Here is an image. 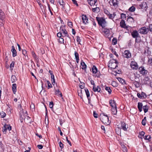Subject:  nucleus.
<instances>
[{
	"label": "nucleus",
	"mask_w": 152,
	"mask_h": 152,
	"mask_svg": "<svg viewBox=\"0 0 152 152\" xmlns=\"http://www.w3.org/2000/svg\"><path fill=\"white\" fill-rule=\"evenodd\" d=\"M20 119L21 118L23 119L24 121L27 124L30 123L31 122V118L27 115L26 111H22L20 113Z\"/></svg>",
	"instance_id": "f257e3e1"
},
{
	"label": "nucleus",
	"mask_w": 152,
	"mask_h": 152,
	"mask_svg": "<svg viewBox=\"0 0 152 152\" xmlns=\"http://www.w3.org/2000/svg\"><path fill=\"white\" fill-rule=\"evenodd\" d=\"M118 63L116 60L112 59L109 62L108 66L111 69H115L118 66Z\"/></svg>",
	"instance_id": "f03ea898"
},
{
	"label": "nucleus",
	"mask_w": 152,
	"mask_h": 152,
	"mask_svg": "<svg viewBox=\"0 0 152 152\" xmlns=\"http://www.w3.org/2000/svg\"><path fill=\"white\" fill-rule=\"evenodd\" d=\"M100 118L103 123L106 124L109 123V118L107 115H105L104 114L101 115L100 116Z\"/></svg>",
	"instance_id": "7ed1b4c3"
},
{
	"label": "nucleus",
	"mask_w": 152,
	"mask_h": 152,
	"mask_svg": "<svg viewBox=\"0 0 152 152\" xmlns=\"http://www.w3.org/2000/svg\"><path fill=\"white\" fill-rule=\"evenodd\" d=\"M98 24L102 27V28L105 27L106 25V22L105 19L103 18H98L97 19Z\"/></svg>",
	"instance_id": "20e7f679"
},
{
	"label": "nucleus",
	"mask_w": 152,
	"mask_h": 152,
	"mask_svg": "<svg viewBox=\"0 0 152 152\" xmlns=\"http://www.w3.org/2000/svg\"><path fill=\"white\" fill-rule=\"evenodd\" d=\"M139 8V9H142L143 12H146L148 8V7L146 2H143L140 4Z\"/></svg>",
	"instance_id": "39448f33"
},
{
	"label": "nucleus",
	"mask_w": 152,
	"mask_h": 152,
	"mask_svg": "<svg viewBox=\"0 0 152 152\" xmlns=\"http://www.w3.org/2000/svg\"><path fill=\"white\" fill-rule=\"evenodd\" d=\"M102 31L104 35L106 37H108L110 35V31L109 29L105 28L104 27L102 28Z\"/></svg>",
	"instance_id": "423d86ee"
},
{
	"label": "nucleus",
	"mask_w": 152,
	"mask_h": 152,
	"mask_svg": "<svg viewBox=\"0 0 152 152\" xmlns=\"http://www.w3.org/2000/svg\"><path fill=\"white\" fill-rule=\"evenodd\" d=\"M139 31V33L141 34H146L149 31V29L146 27H144L140 28Z\"/></svg>",
	"instance_id": "0eeeda50"
},
{
	"label": "nucleus",
	"mask_w": 152,
	"mask_h": 152,
	"mask_svg": "<svg viewBox=\"0 0 152 152\" xmlns=\"http://www.w3.org/2000/svg\"><path fill=\"white\" fill-rule=\"evenodd\" d=\"M4 13L0 10V23L1 26H3V20L4 18Z\"/></svg>",
	"instance_id": "6e6552de"
},
{
	"label": "nucleus",
	"mask_w": 152,
	"mask_h": 152,
	"mask_svg": "<svg viewBox=\"0 0 152 152\" xmlns=\"http://www.w3.org/2000/svg\"><path fill=\"white\" fill-rule=\"evenodd\" d=\"M123 57L127 58H130L131 56V54L130 52L128 50H125L123 53Z\"/></svg>",
	"instance_id": "1a4fd4ad"
},
{
	"label": "nucleus",
	"mask_w": 152,
	"mask_h": 152,
	"mask_svg": "<svg viewBox=\"0 0 152 152\" xmlns=\"http://www.w3.org/2000/svg\"><path fill=\"white\" fill-rule=\"evenodd\" d=\"M110 3L111 5H113L115 7H117L118 6V1L117 0H110Z\"/></svg>",
	"instance_id": "9d476101"
},
{
	"label": "nucleus",
	"mask_w": 152,
	"mask_h": 152,
	"mask_svg": "<svg viewBox=\"0 0 152 152\" xmlns=\"http://www.w3.org/2000/svg\"><path fill=\"white\" fill-rule=\"evenodd\" d=\"M130 66L131 68L133 69H136L138 68V65L137 63L134 61L131 62Z\"/></svg>",
	"instance_id": "9b49d317"
},
{
	"label": "nucleus",
	"mask_w": 152,
	"mask_h": 152,
	"mask_svg": "<svg viewBox=\"0 0 152 152\" xmlns=\"http://www.w3.org/2000/svg\"><path fill=\"white\" fill-rule=\"evenodd\" d=\"M11 129V126L9 124H5L3 128V132L5 133L6 131L8 130L10 131Z\"/></svg>",
	"instance_id": "f8f14e48"
},
{
	"label": "nucleus",
	"mask_w": 152,
	"mask_h": 152,
	"mask_svg": "<svg viewBox=\"0 0 152 152\" xmlns=\"http://www.w3.org/2000/svg\"><path fill=\"white\" fill-rule=\"evenodd\" d=\"M85 93H86V94L88 99V103L90 104V105H91L92 106H93V105L91 104L90 103V95L89 91L88 89H84Z\"/></svg>",
	"instance_id": "ddd939ff"
},
{
	"label": "nucleus",
	"mask_w": 152,
	"mask_h": 152,
	"mask_svg": "<svg viewBox=\"0 0 152 152\" xmlns=\"http://www.w3.org/2000/svg\"><path fill=\"white\" fill-rule=\"evenodd\" d=\"M140 73L143 75L146 74L147 73V70H145L143 67H141L139 69Z\"/></svg>",
	"instance_id": "4468645a"
},
{
	"label": "nucleus",
	"mask_w": 152,
	"mask_h": 152,
	"mask_svg": "<svg viewBox=\"0 0 152 152\" xmlns=\"http://www.w3.org/2000/svg\"><path fill=\"white\" fill-rule=\"evenodd\" d=\"M130 78L132 81H134L136 80H139V79L136 75L134 73L132 74V75L131 76Z\"/></svg>",
	"instance_id": "2eb2a0df"
},
{
	"label": "nucleus",
	"mask_w": 152,
	"mask_h": 152,
	"mask_svg": "<svg viewBox=\"0 0 152 152\" xmlns=\"http://www.w3.org/2000/svg\"><path fill=\"white\" fill-rule=\"evenodd\" d=\"M93 89L94 92L97 91L100 92L101 91V88L98 86H96L95 85L94 86Z\"/></svg>",
	"instance_id": "dca6fc26"
},
{
	"label": "nucleus",
	"mask_w": 152,
	"mask_h": 152,
	"mask_svg": "<svg viewBox=\"0 0 152 152\" xmlns=\"http://www.w3.org/2000/svg\"><path fill=\"white\" fill-rule=\"evenodd\" d=\"M11 50L13 56H15L17 55V52L13 46H12V49Z\"/></svg>",
	"instance_id": "f3484780"
},
{
	"label": "nucleus",
	"mask_w": 152,
	"mask_h": 152,
	"mask_svg": "<svg viewBox=\"0 0 152 152\" xmlns=\"http://www.w3.org/2000/svg\"><path fill=\"white\" fill-rule=\"evenodd\" d=\"M109 104L112 107H116V105L115 102L113 100H110L109 101Z\"/></svg>",
	"instance_id": "a211bd4d"
},
{
	"label": "nucleus",
	"mask_w": 152,
	"mask_h": 152,
	"mask_svg": "<svg viewBox=\"0 0 152 152\" xmlns=\"http://www.w3.org/2000/svg\"><path fill=\"white\" fill-rule=\"evenodd\" d=\"M120 24L122 28H128V26L126 25L125 23V21L124 20H122L121 21Z\"/></svg>",
	"instance_id": "6ab92c4d"
},
{
	"label": "nucleus",
	"mask_w": 152,
	"mask_h": 152,
	"mask_svg": "<svg viewBox=\"0 0 152 152\" xmlns=\"http://www.w3.org/2000/svg\"><path fill=\"white\" fill-rule=\"evenodd\" d=\"M97 0H88V3L91 5H96Z\"/></svg>",
	"instance_id": "aec40b11"
},
{
	"label": "nucleus",
	"mask_w": 152,
	"mask_h": 152,
	"mask_svg": "<svg viewBox=\"0 0 152 152\" xmlns=\"http://www.w3.org/2000/svg\"><path fill=\"white\" fill-rule=\"evenodd\" d=\"M139 34L136 31H133L132 33V35L133 38H136L138 37Z\"/></svg>",
	"instance_id": "412c9836"
},
{
	"label": "nucleus",
	"mask_w": 152,
	"mask_h": 152,
	"mask_svg": "<svg viewBox=\"0 0 152 152\" xmlns=\"http://www.w3.org/2000/svg\"><path fill=\"white\" fill-rule=\"evenodd\" d=\"M139 81L135 80L133 82V84L136 88H138L140 86V83Z\"/></svg>",
	"instance_id": "4be33fe9"
},
{
	"label": "nucleus",
	"mask_w": 152,
	"mask_h": 152,
	"mask_svg": "<svg viewBox=\"0 0 152 152\" xmlns=\"http://www.w3.org/2000/svg\"><path fill=\"white\" fill-rule=\"evenodd\" d=\"M82 19L84 23L86 24L88 23V19L86 15L83 16Z\"/></svg>",
	"instance_id": "5701e85b"
},
{
	"label": "nucleus",
	"mask_w": 152,
	"mask_h": 152,
	"mask_svg": "<svg viewBox=\"0 0 152 152\" xmlns=\"http://www.w3.org/2000/svg\"><path fill=\"white\" fill-rule=\"evenodd\" d=\"M111 112L112 113L115 115H116L117 113V110L116 107H113L111 109Z\"/></svg>",
	"instance_id": "b1692460"
},
{
	"label": "nucleus",
	"mask_w": 152,
	"mask_h": 152,
	"mask_svg": "<svg viewBox=\"0 0 152 152\" xmlns=\"http://www.w3.org/2000/svg\"><path fill=\"white\" fill-rule=\"evenodd\" d=\"M16 84L15 83H14L12 85V90L13 93L15 94L16 91Z\"/></svg>",
	"instance_id": "393cba45"
},
{
	"label": "nucleus",
	"mask_w": 152,
	"mask_h": 152,
	"mask_svg": "<svg viewBox=\"0 0 152 152\" xmlns=\"http://www.w3.org/2000/svg\"><path fill=\"white\" fill-rule=\"evenodd\" d=\"M121 124L122 129L124 131L126 130V128L125 123L124 122H121Z\"/></svg>",
	"instance_id": "a878e982"
},
{
	"label": "nucleus",
	"mask_w": 152,
	"mask_h": 152,
	"mask_svg": "<svg viewBox=\"0 0 152 152\" xmlns=\"http://www.w3.org/2000/svg\"><path fill=\"white\" fill-rule=\"evenodd\" d=\"M92 72L93 73L96 74L97 72V69L96 66H93L92 68Z\"/></svg>",
	"instance_id": "bb28decb"
},
{
	"label": "nucleus",
	"mask_w": 152,
	"mask_h": 152,
	"mask_svg": "<svg viewBox=\"0 0 152 152\" xmlns=\"http://www.w3.org/2000/svg\"><path fill=\"white\" fill-rule=\"evenodd\" d=\"M142 103H138V108L139 109V110L140 112H141L142 111Z\"/></svg>",
	"instance_id": "cd10ccee"
},
{
	"label": "nucleus",
	"mask_w": 152,
	"mask_h": 152,
	"mask_svg": "<svg viewBox=\"0 0 152 152\" xmlns=\"http://www.w3.org/2000/svg\"><path fill=\"white\" fill-rule=\"evenodd\" d=\"M81 64L82 66V69H86V65L84 62L81 61Z\"/></svg>",
	"instance_id": "c85d7f7f"
},
{
	"label": "nucleus",
	"mask_w": 152,
	"mask_h": 152,
	"mask_svg": "<svg viewBox=\"0 0 152 152\" xmlns=\"http://www.w3.org/2000/svg\"><path fill=\"white\" fill-rule=\"evenodd\" d=\"M55 94L57 95L58 96H60L61 97H62V93L59 90H56L55 91Z\"/></svg>",
	"instance_id": "c756f323"
},
{
	"label": "nucleus",
	"mask_w": 152,
	"mask_h": 152,
	"mask_svg": "<svg viewBox=\"0 0 152 152\" xmlns=\"http://www.w3.org/2000/svg\"><path fill=\"white\" fill-rule=\"evenodd\" d=\"M116 15V14L115 13H113V14H110V13L108 16V18L110 19H113L114 18L115 16Z\"/></svg>",
	"instance_id": "7c9ffc66"
},
{
	"label": "nucleus",
	"mask_w": 152,
	"mask_h": 152,
	"mask_svg": "<svg viewBox=\"0 0 152 152\" xmlns=\"http://www.w3.org/2000/svg\"><path fill=\"white\" fill-rule=\"evenodd\" d=\"M58 2L62 6V8H64V2L63 0H58Z\"/></svg>",
	"instance_id": "2f4dec72"
},
{
	"label": "nucleus",
	"mask_w": 152,
	"mask_h": 152,
	"mask_svg": "<svg viewBox=\"0 0 152 152\" xmlns=\"http://www.w3.org/2000/svg\"><path fill=\"white\" fill-rule=\"evenodd\" d=\"M118 80L122 84H125V82L124 80L120 77L117 78Z\"/></svg>",
	"instance_id": "473e14b6"
},
{
	"label": "nucleus",
	"mask_w": 152,
	"mask_h": 152,
	"mask_svg": "<svg viewBox=\"0 0 152 152\" xmlns=\"http://www.w3.org/2000/svg\"><path fill=\"white\" fill-rule=\"evenodd\" d=\"M92 11L93 12L98 13L100 11V9L99 7H96L94 8H93L92 9Z\"/></svg>",
	"instance_id": "72a5a7b5"
},
{
	"label": "nucleus",
	"mask_w": 152,
	"mask_h": 152,
	"mask_svg": "<svg viewBox=\"0 0 152 152\" xmlns=\"http://www.w3.org/2000/svg\"><path fill=\"white\" fill-rule=\"evenodd\" d=\"M51 79L52 83L54 85L55 84V79L54 75L51 76Z\"/></svg>",
	"instance_id": "f704fd0d"
},
{
	"label": "nucleus",
	"mask_w": 152,
	"mask_h": 152,
	"mask_svg": "<svg viewBox=\"0 0 152 152\" xmlns=\"http://www.w3.org/2000/svg\"><path fill=\"white\" fill-rule=\"evenodd\" d=\"M105 89L108 92L109 94H111L112 91L110 87H106Z\"/></svg>",
	"instance_id": "c9c22d12"
},
{
	"label": "nucleus",
	"mask_w": 152,
	"mask_h": 152,
	"mask_svg": "<svg viewBox=\"0 0 152 152\" xmlns=\"http://www.w3.org/2000/svg\"><path fill=\"white\" fill-rule=\"evenodd\" d=\"M127 21L128 22H134V19L131 17H129L127 19Z\"/></svg>",
	"instance_id": "e433bc0d"
},
{
	"label": "nucleus",
	"mask_w": 152,
	"mask_h": 152,
	"mask_svg": "<svg viewBox=\"0 0 152 152\" xmlns=\"http://www.w3.org/2000/svg\"><path fill=\"white\" fill-rule=\"evenodd\" d=\"M146 117H145L142 121V124L144 126H145L146 124Z\"/></svg>",
	"instance_id": "4c0bfd02"
},
{
	"label": "nucleus",
	"mask_w": 152,
	"mask_h": 152,
	"mask_svg": "<svg viewBox=\"0 0 152 152\" xmlns=\"http://www.w3.org/2000/svg\"><path fill=\"white\" fill-rule=\"evenodd\" d=\"M135 10V7L134 6H132L129 8V10L131 12H134Z\"/></svg>",
	"instance_id": "58836bf2"
},
{
	"label": "nucleus",
	"mask_w": 152,
	"mask_h": 152,
	"mask_svg": "<svg viewBox=\"0 0 152 152\" xmlns=\"http://www.w3.org/2000/svg\"><path fill=\"white\" fill-rule=\"evenodd\" d=\"M16 80V78L15 76L12 75L11 77V81L12 83L15 82Z\"/></svg>",
	"instance_id": "ea45409f"
},
{
	"label": "nucleus",
	"mask_w": 152,
	"mask_h": 152,
	"mask_svg": "<svg viewBox=\"0 0 152 152\" xmlns=\"http://www.w3.org/2000/svg\"><path fill=\"white\" fill-rule=\"evenodd\" d=\"M46 82L48 85V89L52 87L51 84L50 83L48 80H47Z\"/></svg>",
	"instance_id": "a19ab883"
},
{
	"label": "nucleus",
	"mask_w": 152,
	"mask_h": 152,
	"mask_svg": "<svg viewBox=\"0 0 152 152\" xmlns=\"http://www.w3.org/2000/svg\"><path fill=\"white\" fill-rule=\"evenodd\" d=\"M144 138L145 140H149L151 138V136L149 135L145 136L144 137Z\"/></svg>",
	"instance_id": "79ce46f5"
},
{
	"label": "nucleus",
	"mask_w": 152,
	"mask_h": 152,
	"mask_svg": "<svg viewBox=\"0 0 152 152\" xmlns=\"http://www.w3.org/2000/svg\"><path fill=\"white\" fill-rule=\"evenodd\" d=\"M0 115L1 118H4L6 115V113L3 111L1 112L0 113Z\"/></svg>",
	"instance_id": "37998d69"
},
{
	"label": "nucleus",
	"mask_w": 152,
	"mask_h": 152,
	"mask_svg": "<svg viewBox=\"0 0 152 152\" xmlns=\"http://www.w3.org/2000/svg\"><path fill=\"white\" fill-rule=\"evenodd\" d=\"M58 42L61 43H64V39L60 37L58 39Z\"/></svg>",
	"instance_id": "c03bdc74"
},
{
	"label": "nucleus",
	"mask_w": 152,
	"mask_h": 152,
	"mask_svg": "<svg viewBox=\"0 0 152 152\" xmlns=\"http://www.w3.org/2000/svg\"><path fill=\"white\" fill-rule=\"evenodd\" d=\"M143 109L145 113L147 112L148 111V108L146 106H144L143 107Z\"/></svg>",
	"instance_id": "a18cd8bd"
},
{
	"label": "nucleus",
	"mask_w": 152,
	"mask_h": 152,
	"mask_svg": "<svg viewBox=\"0 0 152 152\" xmlns=\"http://www.w3.org/2000/svg\"><path fill=\"white\" fill-rule=\"evenodd\" d=\"M148 63L149 64L152 65V58H149L148 61Z\"/></svg>",
	"instance_id": "49530a36"
},
{
	"label": "nucleus",
	"mask_w": 152,
	"mask_h": 152,
	"mask_svg": "<svg viewBox=\"0 0 152 152\" xmlns=\"http://www.w3.org/2000/svg\"><path fill=\"white\" fill-rule=\"evenodd\" d=\"M112 43L114 45H115L117 43V40L115 38H114L112 40Z\"/></svg>",
	"instance_id": "de8ad7c7"
},
{
	"label": "nucleus",
	"mask_w": 152,
	"mask_h": 152,
	"mask_svg": "<svg viewBox=\"0 0 152 152\" xmlns=\"http://www.w3.org/2000/svg\"><path fill=\"white\" fill-rule=\"evenodd\" d=\"M69 27L72 28L73 26L72 23L71 22H69L67 23Z\"/></svg>",
	"instance_id": "09e8293b"
},
{
	"label": "nucleus",
	"mask_w": 152,
	"mask_h": 152,
	"mask_svg": "<svg viewBox=\"0 0 152 152\" xmlns=\"http://www.w3.org/2000/svg\"><path fill=\"white\" fill-rule=\"evenodd\" d=\"M84 84L81 83V84L79 85V87L81 89H83L84 88Z\"/></svg>",
	"instance_id": "8fccbe9b"
},
{
	"label": "nucleus",
	"mask_w": 152,
	"mask_h": 152,
	"mask_svg": "<svg viewBox=\"0 0 152 152\" xmlns=\"http://www.w3.org/2000/svg\"><path fill=\"white\" fill-rule=\"evenodd\" d=\"M14 63H15L14 61H12L10 64V68L12 69L14 67Z\"/></svg>",
	"instance_id": "3c124183"
},
{
	"label": "nucleus",
	"mask_w": 152,
	"mask_h": 152,
	"mask_svg": "<svg viewBox=\"0 0 152 152\" xmlns=\"http://www.w3.org/2000/svg\"><path fill=\"white\" fill-rule=\"evenodd\" d=\"M104 13L106 14L107 15V16L109 15V14H110V13L108 11V10H106V9H105L104 10Z\"/></svg>",
	"instance_id": "603ef678"
},
{
	"label": "nucleus",
	"mask_w": 152,
	"mask_h": 152,
	"mask_svg": "<svg viewBox=\"0 0 152 152\" xmlns=\"http://www.w3.org/2000/svg\"><path fill=\"white\" fill-rule=\"evenodd\" d=\"M62 33H63L65 36H67V32L66 30L64 29Z\"/></svg>",
	"instance_id": "864d4df0"
},
{
	"label": "nucleus",
	"mask_w": 152,
	"mask_h": 152,
	"mask_svg": "<svg viewBox=\"0 0 152 152\" xmlns=\"http://www.w3.org/2000/svg\"><path fill=\"white\" fill-rule=\"evenodd\" d=\"M93 115L95 118H97L98 116V114L96 113L95 111L93 112Z\"/></svg>",
	"instance_id": "5fc2aeb1"
},
{
	"label": "nucleus",
	"mask_w": 152,
	"mask_h": 152,
	"mask_svg": "<svg viewBox=\"0 0 152 152\" xmlns=\"http://www.w3.org/2000/svg\"><path fill=\"white\" fill-rule=\"evenodd\" d=\"M75 55L76 59L79 58V55L76 52H75Z\"/></svg>",
	"instance_id": "6e6d98bb"
},
{
	"label": "nucleus",
	"mask_w": 152,
	"mask_h": 152,
	"mask_svg": "<svg viewBox=\"0 0 152 152\" xmlns=\"http://www.w3.org/2000/svg\"><path fill=\"white\" fill-rule=\"evenodd\" d=\"M23 54L25 56H26V51L25 50H22Z\"/></svg>",
	"instance_id": "4d7b16f0"
},
{
	"label": "nucleus",
	"mask_w": 152,
	"mask_h": 152,
	"mask_svg": "<svg viewBox=\"0 0 152 152\" xmlns=\"http://www.w3.org/2000/svg\"><path fill=\"white\" fill-rule=\"evenodd\" d=\"M53 105V102H50L49 103V107L50 108H52Z\"/></svg>",
	"instance_id": "13d9d810"
},
{
	"label": "nucleus",
	"mask_w": 152,
	"mask_h": 152,
	"mask_svg": "<svg viewBox=\"0 0 152 152\" xmlns=\"http://www.w3.org/2000/svg\"><path fill=\"white\" fill-rule=\"evenodd\" d=\"M60 147L61 148H63V144L61 142H60L59 143Z\"/></svg>",
	"instance_id": "bf43d9fd"
},
{
	"label": "nucleus",
	"mask_w": 152,
	"mask_h": 152,
	"mask_svg": "<svg viewBox=\"0 0 152 152\" xmlns=\"http://www.w3.org/2000/svg\"><path fill=\"white\" fill-rule=\"evenodd\" d=\"M77 41L79 42V43H80V37L78 36L77 37Z\"/></svg>",
	"instance_id": "052dcab7"
},
{
	"label": "nucleus",
	"mask_w": 152,
	"mask_h": 152,
	"mask_svg": "<svg viewBox=\"0 0 152 152\" xmlns=\"http://www.w3.org/2000/svg\"><path fill=\"white\" fill-rule=\"evenodd\" d=\"M64 27L63 26H62L60 27V31L61 33L64 31V30L65 29H64Z\"/></svg>",
	"instance_id": "680f3d73"
},
{
	"label": "nucleus",
	"mask_w": 152,
	"mask_h": 152,
	"mask_svg": "<svg viewBox=\"0 0 152 152\" xmlns=\"http://www.w3.org/2000/svg\"><path fill=\"white\" fill-rule=\"evenodd\" d=\"M123 151L124 152H127V149L124 146V147L123 148Z\"/></svg>",
	"instance_id": "e2e57ef3"
},
{
	"label": "nucleus",
	"mask_w": 152,
	"mask_h": 152,
	"mask_svg": "<svg viewBox=\"0 0 152 152\" xmlns=\"http://www.w3.org/2000/svg\"><path fill=\"white\" fill-rule=\"evenodd\" d=\"M149 30L151 31H152V25L151 24L149 26Z\"/></svg>",
	"instance_id": "0e129e2a"
},
{
	"label": "nucleus",
	"mask_w": 152,
	"mask_h": 152,
	"mask_svg": "<svg viewBox=\"0 0 152 152\" xmlns=\"http://www.w3.org/2000/svg\"><path fill=\"white\" fill-rule=\"evenodd\" d=\"M37 147L39 149H42L43 148V146L42 145H38Z\"/></svg>",
	"instance_id": "69168bd1"
},
{
	"label": "nucleus",
	"mask_w": 152,
	"mask_h": 152,
	"mask_svg": "<svg viewBox=\"0 0 152 152\" xmlns=\"http://www.w3.org/2000/svg\"><path fill=\"white\" fill-rule=\"evenodd\" d=\"M74 4H76V5L77 6H78V4L77 3V1L75 0H72Z\"/></svg>",
	"instance_id": "338daca9"
},
{
	"label": "nucleus",
	"mask_w": 152,
	"mask_h": 152,
	"mask_svg": "<svg viewBox=\"0 0 152 152\" xmlns=\"http://www.w3.org/2000/svg\"><path fill=\"white\" fill-rule=\"evenodd\" d=\"M57 35L58 37L60 38L62 34L61 32H59L57 34Z\"/></svg>",
	"instance_id": "774afa93"
}]
</instances>
